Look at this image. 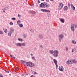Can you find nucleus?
Returning <instances> with one entry per match:
<instances>
[{"mask_svg": "<svg viewBox=\"0 0 77 77\" xmlns=\"http://www.w3.org/2000/svg\"><path fill=\"white\" fill-rule=\"evenodd\" d=\"M66 63L68 65H71L72 63H77V61L75 59L69 60L67 61Z\"/></svg>", "mask_w": 77, "mask_h": 77, "instance_id": "nucleus-1", "label": "nucleus"}, {"mask_svg": "<svg viewBox=\"0 0 77 77\" xmlns=\"http://www.w3.org/2000/svg\"><path fill=\"white\" fill-rule=\"evenodd\" d=\"M40 7L42 8H45L46 7V8H47L50 7V5H48V4H47V3H46L45 4V2L42 3L40 4Z\"/></svg>", "mask_w": 77, "mask_h": 77, "instance_id": "nucleus-2", "label": "nucleus"}, {"mask_svg": "<svg viewBox=\"0 0 77 77\" xmlns=\"http://www.w3.org/2000/svg\"><path fill=\"white\" fill-rule=\"evenodd\" d=\"M77 27V24H72L71 25V30L72 31V32H74L75 29H74V27L75 28V29H76Z\"/></svg>", "mask_w": 77, "mask_h": 77, "instance_id": "nucleus-3", "label": "nucleus"}, {"mask_svg": "<svg viewBox=\"0 0 77 77\" xmlns=\"http://www.w3.org/2000/svg\"><path fill=\"white\" fill-rule=\"evenodd\" d=\"M29 66L30 67H33L35 66V63H32L31 62H27L26 66Z\"/></svg>", "mask_w": 77, "mask_h": 77, "instance_id": "nucleus-4", "label": "nucleus"}, {"mask_svg": "<svg viewBox=\"0 0 77 77\" xmlns=\"http://www.w3.org/2000/svg\"><path fill=\"white\" fill-rule=\"evenodd\" d=\"M54 53L53 54V56L54 57H58V54H59V51L56 50L54 51Z\"/></svg>", "mask_w": 77, "mask_h": 77, "instance_id": "nucleus-5", "label": "nucleus"}, {"mask_svg": "<svg viewBox=\"0 0 77 77\" xmlns=\"http://www.w3.org/2000/svg\"><path fill=\"white\" fill-rule=\"evenodd\" d=\"M63 4L62 3H60L59 4L58 6V7L57 8V9L58 11L60 10L63 8Z\"/></svg>", "mask_w": 77, "mask_h": 77, "instance_id": "nucleus-6", "label": "nucleus"}, {"mask_svg": "<svg viewBox=\"0 0 77 77\" xmlns=\"http://www.w3.org/2000/svg\"><path fill=\"white\" fill-rule=\"evenodd\" d=\"M59 38V42H61V40L63 38V34H60L58 36Z\"/></svg>", "mask_w": 77, "mask_h": 77, "instance_id": "nucleus-7", "label": "nucleus"}, {"mask_svg": "<svg viewBox=\"0 0 77 77\" xmlns=\"http://www.w3.org/2000/svg\"><path fill=\"white\" fill-rule=\"evenodd\" d=\"M14 32V29L13 28H11L10 29V30L8 32V36H11V34Z\"/></svg>", "mask_w": 77, "mask_h": 77, "instance_id": "nucleus-8", "label": "nucleus"}, {"mask_svg": "<svg viewBox=\"0 0 77 77\" xmlns=\"http://www.w3.org/2000/svg\"><path fill=\"white\" fill-rule=\"evenodd\" d=\"M53 62L56 65V67H57H57L58 66V65H57V61L55 59H54L53 60Z\"/></svg>", "mask_w": 77, "mask_h": 77, "instance_id": "nucleus-9", "label": "nucleus"}, {"mask_svg": "<svg viewBox=\"0 0 77 77\" xmlns=\"http://www.w3.org/2000/svg\"><path fill=\"white\" fill-rule=\"evenodd\" d=\"M38 38L40 39H43V35L42 34H39L38 36Z\"/></svg>", "mask_w": 77, "mask_h": 77, "instance_id": "nucleus-10", "label": "nucleus"}, {"mask_svg": "<svg viewBox=\"0 0 77 77\" xmlns=\"http://www.w3.org/2000/svg\"><path fill=\"white\" fill-rule=\"evenodd\" d=\"M15 45L16 47H21V44L20 43H18L15 44Z\"/></svg>", "mask_w": 77, "mask_h": 77, "instance_id": "nucleus-11", "label": "nucleus"}, {"mask_svg": "<svg viewBox=\"0 0 77 77\" xmlns=\"http://www.w3.org/2000/svg\"><path fill=\"white\" fill-rule=\"evenodd\" d=\"M58 69L60 71H63V66H59Z\"/></svg>", "mask_w": 77, "mask_h": 77, "instance_id": "nucleus-12", "label": "nucleus"}, {"mask_svg": "<svg viewBox=\"0 0 77 77\" xmlns=\"http://www.w3.org/2000/svg\"><path fill=\"white\" fill-rule=\"evenodd\" d=\"M21 62L22 63H23V64H24V65H25V66H27V62H25V61L23 60H21Z\"/></svg>", "mask_w": 77, "mask_h": 77, "instance_id": "nucleus-13", "label": "nucleus"}, {"mask_svg": "<svg viewBox=\"0 0 77 77\" xmlns=\"http://www.w3.org/2000/svg\"><path fill=\"white\" fill-rule=\"evenodd\" d=\"M41 11L43 12H48V10L45 9H41Z\"/></svg>", "mask_w": 77, "mask_h": 77, "instance_id": "nucleus-14", "label": "nucleus"}, {"mask_svg": "<svg viewBox=\"0 0 77 77\" xmlns=\"http://www.w3.org/2000/svg\"><path fill=\"white\" fill-rule=\"evenodd\" d=\"M49 52L50 54H53L54 52L53 51V50H50L49 51Z\"/></svg>", "mask_w": 77, "mask_h": 77, "instance_id": "nucleus-15", "label": "nucleus"}, {"mask_svg": "<svg viewBox=\"0 0 77 77\" xmlns=\"http://www.w3.org/2000/svg\"><path fill=\"white\" fill-rule=\"evenodd\" d=\"M60 20L62 23H65V20L64 19H60Z\"/></svg>", "mask_w": 77, "mask_h": 77, "instance_id": "nucleus-16", "label": "nucleus"}, {"mask_svg": "<svg viewBox=\"0 0 77 77\" xmlns=\"http://www.w3.org/2000/svg\"><path fill=\"white\" fill-rule=\"evenodd\" d=\"M67 9H68V7H67V6H65L64 8V11H67Z\"/></svg>", "mask_w": 77, "mask_h": 77, "instance_id": "nucleus-17", "label": "nucleus"}, {"mask_svg": "<svg viewBox=\"0 0 77 77\" xmlns=\"http://www.w3.org/2000/svg\"><path fill=\"white\" fill-rule=\"evenodd\" d=\"M72 44H76V42L74 40H72Z\"/></svg>", "mask_w": 77, "mask_h": 77, "instance_id": "nucleus-18", "label": "nucleus"}, {"mask_svg": "<svg viewBox=\"0 0 77 77\" xmlns=\"http://www.w3.org/2000/svg\"><path fill=\"white\" fill-rule=\"evenodd\" d=\"M19 26L21 28L23 27V24H19Z\"/></svg>", "mask_w": 77, "mask_h": 77, "instance_id": "nucleus-19", "label": "nucleus"}, {"mask_svg": "<svg viewBox=\"0 0 77 77\" xmlns=\"http://www.w3.org/2000/svg\"><path fill=\"white\" fill-rule=\"evenodd\" d=\"M20 23H21L20 21L18 20V21H17V24L18 25H19L20 24Z\"/></svg>", "mask_w": 77, "mask_h": 77, "instance_id": "nucleus-20", "label": "nucleus"}, {"mask_svg": "<svg viewBox=\"0 0 77 77\" xmlns=\"http://www.w3.org/2000/svg\"><path fill=\"white\" fill-rule=\"evenodd\" d=\"M26 44L25 43H22L21 44V45H22V46H26Z\"/></svg>", "mask_w": 77, "mask_h": 77, "instance_id": "nucleus-21", "label": "nucleus"}, {"mask_svg": "<svg viewBox=\"0 0 77 77\" xmlns=\"http://www.w3.org/2000/svg\"><path fill=\"white\" fill-rule=\"evenodd\" d=\"M27 37V34H23V37L24 38H26V37Z\"/></svg>", "mask_w": 77, "mask_h": 77, "instance_id": "nucleus-22", "label": "nucleus"}, {"mask_svg": "<svg viewBox=\"0 0 77 77\" xmlns=\"http://www.w3.org/2000/svg\"><path fill=\"white\" fill-rule=\"evenodd\" d=\"M4 30L5 33H7L8 32V30L7 29H4Z\"/></svg>", "mask_w": 77, "mask_h": 77, "instance_id": "nucleus-23", "label": "nucleus"}, {"mask_svg": "<svg viewBox=\"0 0 77 77\" xmlns=\"http://www.w3.org/2000/svg\"><path fill=\"white\" fill-rule=\"evenodd\" d=\"M18 40L19 41H21V42H22L23 41V39L21 38H19Z\"/></svg>", "mask_w": 77, "mask_h": 77, "instance_id": "nucleus-24", "label": "nucleus"}, {"mask_svg": "<svg viewBox=\"0 0 77 77\" xmlns=\"http://www.w3.org/2000/svg\"><path fill=\"white\" fill-rule=\"evenodd\" d=\"M0 34H1V35H3V32L2 31H0Z\"/></svg>", "mask_w": 77, "mask_h": 77, "instance_id": "nucleus-25", "label": "nucleus"}, {"mask_svg": "<svg viewBox=\"0 0 77 77\" xmlns=\"http://www.w3.org/2000/svg\"><path fill=\"white\" fill-rule=\"evenodd\" d=\"M18 17H19V18H21V15L20 14H18Z\"/></svg>", "mask_w": 77, "mask_h": 77, "instance_id": "nucleus-26", "label": "nucleus"}, {"mask_svg": "<svg viewBox=\"0 0 77 77\" xmlns=\"http://www.w3.org/2000/svg\"><path fill=\"white\" fill-rule=\"evenodd\" d=\"M32 73L33 74H35V75H36L37 74V73H36V72H32Z\"/></svg>", "mask_w": 77, "mask_h": 77, "instance_id": "nucleus-27", "label": "nucleus"}, {"mask_svg": "<svg viewBox=\"0 0 77 77\" xmlns=\"http://www.w3.org/2000/svg\"><path fill=\"white\" fill-rule=\"evenodd\" d=\"M31 32H32V33H34V30L33 29H32L31 30H30Z\"/></svg>", "mask_w": 77, "mask_h": 77, "instance_id": "nucleus-28", "label": "nucleus"}, {"mask_svg": "<svg viewBox=\"0 0 77 77\" xmlns=\"http://www.w3.org/2000/svg\"><path fill=\"white\" fill-rule=\"evenodd\" d=\"M11 20H14V21H15V20H16V19H15V18H11Z\"/></svg>", "mask_w": 77, "mask_h": 77, "instance_id": "nucleus-29", "label": "nucleus"}, {"mask_svg": "<svg viewBox=\"0 0 77 77\" xmlns=\"http://www.w3.org/2000/svg\"><path fill=\"white\" fill-rule=\"evenodd\" d=\"M66 51H68V47H66Z\"/></svg>", "mask_w": 77, "mask_h": 77, "instance_id": "nucleus-30", "label": "nucleus"}, {"mask_svg": "<svg viewBox=\"0 0 77 77\" xmlns=\"http://www.w3.org/2000/svg\"><path fill=\"white\" fill-rule=\"evenodd\" d=\"M72 9H73V11H75V7L73 6L72 8Z\"/></svg>", "mask_w": 77, "mask_h": 77, "instance_id": "nucleus-31", "label": "nucleus"}, {"mask_svg": "<svg viewBox=\"0 0 77 77\" xmlns=\"http://www.w3.org/2000/svg\"><path fill=\"white\" fill-rule=\"evenodd\" d=\"M5 9H6L5 8H4L3 9V12H5V11H6Z\"/></svg>", "mask_w": 77, "mask_h": 77, "instance_id": "nucleus-32", "label": "nucleus"}, {"mask_svg": "<svg viewBox=\"0 0 77 77\" xmlns=\"http://www.w3.org/2000/svg\"><path fill=\"white\" fill-rule=\"evenodd\" d=\"M10 25L11 26H12V25H13V23L12 22H10Z\"/></svg>", "mask_w": 77, "mask_h": 77, "instance_id": "nucleus-33", "label": "nucleus"}, {"mask_svg": "<svg viewBox=\"0 0 77 77\" xmlns=\"http://www.w3.org/2000/svg\"><path fill=\"white\" fill-rule=\"evenodd\" d=\"M32 14H36V12L35 11H32Z\"/></svg>", "mask_w": 77, "mask_h": 77, "instance_id": "nucleus-34", "label": "nucleus"}, {"mask_svg": "<svg viewBox=\"0 0 77 77\" xmlns=\"http://www.w3.org/2000/svg\"><path fill=\"white\" fill-rule=\"evenodd\" d=\"M32 11H30H30H29V13H32Z\"/></svg>", "mask_w": 77, "mask_h": 77, "instance_id": "nucleus-35", "label": "nucleus"}, {"mask_svg": "<svg viewBox=\"0 0 77 77\" xmlns=\"http://www.w3.org/2000/svg\"><path fill=\"white\" fill-rule=\"evenodd\" d=\"M32 59H33L34 60H35V57H34V56H33L32 57Z\"/></svg>", "mask_w": 77, "mask_h": 77, "instance_id": "nucleus-36", "label": "nucleus"}, {"mask_svg": "<svg viewBox=\"0 0 77 77\" xmlns=\"http://www.w3.org/2000/svg\"><path fill=\"white\" fill-rule=\"evenodd\" d=\"M73 7H74V5H73L72 4H71V8H72Z\"/></svg>", "mask_w": 77, "mask_h": 77, "instance_id": "nucleus-37", "label": "nucleus"}, {"mask_svg": "<svg viewBox=\"0 0 77 77\" xmlns=\"http://www.w3.org/2000/svg\"><path fill=\"white\" fill-rule=\"evenodd\" d=\"M5 72H7V73H9V71H6V70H5Z\"/></svg>", "mask_w": 77, "mask_h": 77, "instance_id": "nucleus-38", "label": "nucleus"}, {"mask_svg": "<svg viewBox=\"0 0 77 77\" xmlns=\"http://www.w3.org/2000/svg\"><path fill=\"white\" fill-rule=\"evenodd\" d=\"M68 7L69 8V7H70V5H69V3H68Z\"/></svg>", "mask_w": 77, "mask_h": 77, "instance_id": "nucleus-39", "label": "nucleus"}, {"mask_svg": "<svg viewBox=\"0 0 77 77\" xmlns=\"http://www.w3.org/2000/svg\"><path fill=\"white\" fill-rule=\"evenodd\" d=\"M0 77H3V76L1 75V74H0Z\"/></svg>", "mask_w": 77, "mask_h": 77, "instance_id": "nucleus-40", "label": "nucleus"}, {"mask_svg": "<svg viewBox=\"0 0 77 77\" xmlns=\"http://www.w3.org/2000/svg\"><path fill=\"white\" fill-rule=\"evenodd\" d=\"M74 49H73L72 50V53H73V52H74Z\"/></svg>", "mask_w": 77, "mask_h": 77, "instance_id": "nucleus-41", "label": "nucleus"}, {"mask_svg": "<svg viewBox=\"0 0 77 77\" xmlns=\"http://www.w3.org/2000/svg\"><path fill=\"white\" fill-rule=\"evenodd\" d=\"M10 57H13V56L12 55H11V54L10 55Z\"/></svg>", "mask_w": 77, "mask_h": 77, "instance_id": "nucleus-42", "label": "nucleus"}, {"mask_svg": "<svg viewBox=\"0 0 77 77\" xmlns=\"http://www.w3.org/2000/svg\"><path fill=\"white\" fill-rule=\"evenodd\" d=\"M31 77H35V76L33 75H32L31 76Z\"/></svg>", "mask_w": 77, "mask_h": 77, "instance_id": "nucleus-43", "label": "nucleus"}, {"mask_svg": "<svg viewBox=\"0 0 77 77\" xmlns=\"http://www.w3.org/2000/svg\"><path fill=\"white\" fill-rule=\"evenodd\" d=\"M38 3H40V1H38Z\"/></svg>", "mask_w": 77, "mask_h": 77, "instance_id": "nucleus-44", "label": "nucleus"}, {"mask_svg": "<svg viewBox=\"0 0 77 77\" xmlns=\"http://www.w3.org/2000/svg\"><path fill=\"white\" fill-rule=\"evenodd\" d=\"M46 1L47 2H49V0H46Z\"/></svg>", "mask_w": 77, "mask_h": 77, "instance_id": "nucleus-45", "label": "nucleus"}, {"mask_svg": "<svg viewBox=\"0 0 77 77\" xmlns=\"http://www.w3.org/2000/svg\"><path fill=\"white\" fill-rule=\"evenodd\" d=\"M48 12H50V10H48Z\"/></svg>", "mask_w": 77, "mask_h": 77, "instance_id": "nucleus-46", "label": "nucleus"}, {"mask_svg": "<svg viewBox=\"0 0 77 77\" xmlns=\"http://www.w3.org/2000/svg\"><path fill=\"white\" fill-rule=\"evenodd\" d=\"M13 59H15V57H13Z\"/></svg>", "mask_w": 77, "mask_h": 77, "instance_id": "nucleus-47", "label": "nucleus"}, {"mask_svg": "<svg viewBox=\"0 0 77 77\" xmlns=\"http://www.w3.org/2000/svg\"><path fill=\"white\" fill-rule=\"evenodd\" d=\"M34 50H37V49L36 48H35L34 49Z\"/></svg>", "mask_w": 77, "mask_h": 77, "instance_id": "nucleus-48", "label": "nucleus"}, {"mask_svg": "<svg viewBox=\"0 0 77 77\" xmlns=\"http://www.w3.org/2000/svg\"><path fill=\"white\" fill-rule=\"evenodd\" d=\"M30 55H31V56H33V54H31Z\"/></svg>", "mask_w": 77, "mask_h": 77, "instance_id": "nucleus-49", "label": "nucleus"}, {"mask_svg": "<svg viewBox=\"0 0 77 77\" xmlns=\"http://www.w3.org/2000/svg\"><path fill=\"white\" fill-rule=\"evenodd\" d=\"M22 76H24V74H22Z\"/></svg>", "mask_w": 77, "mask_h": 77, "instance_id": "nucleus-50", "label": "nucleus"}, {"mask_svg": "<svg viewBox=\"0 0 77 77\" xmlns=\"http://www.w3.org/2000/svg\"><path fill=\"white\" fill-rule=\"evenodd\" d=\"M41 47L42 48V45H41Z\"/></svg>", "mask_w": 77, "mask_h": 77, "instance_id": "nucleus-51", "label": "nucleus"}, {"mask_svg": "<svg viewBox=\"0 0 77 77\" xmlns=\"http://www.w3.org/2000/svg\"><path fill=\"white\" fill-rule=\"evenodd\" d=\"M50 1H51L52 2V1H53V0H50Z\"/></svg>", "mask_w": 77, "mask_h": 77, "instance_id": "nucleus-52", "label": "nucleus"}, {"mask_svg": "<svg viewBox=\"0 0 77 77\" xmlns=\"http://www.w3.org/2000/svg\"><path fill=\"white\" fill-rule=\"evenodd\" d=\"M55 2H56V1H54V3H55Z\"/></svg>", "mask_w": 77, "mask_h": 77, "instance_id": "nucleus-53", "label": "nucleus"}, {"mask_svg": "<svg viewBox=\"0 0 77 77\" xmlns=\"http://www.w3.org/2000/svg\"><path fill=\"white\" fill-rule=\"evenodd\" d=\"M41 0L42 1H44V0Z\"/></svg>", "mask_w": 77, "mask_h": 77, "instance_id": "nucleus-54", "label": "nucleus"}, {"mask_svg": "<svg viewBox=\"0 0 77 77\" xmlns=\"http://www.w3.org/2000/svg\"><path fill=\"white\" fill-rule=\"evenodd\" d=\"M32 6H33V5H31V6L32 7Z\"/></svg>", "mask_w": 77, "mask_h": 77, "instance_id": "nucleus-55", "label": "nucleus"}, {"mask_svg": "<svg viewBox=\"0 0 77 77\" xmlns=\"http://www.w3.org/2000/svg\"><path fill=\"white\" fill-rule=\"evenodd\" d=\"M32 5H33V6H34V4H33Z\"/></svg>", "mask_w": 77, "mask_h": 77, "instance_id": "nucleus-56", "label": "nucleus"}, {"mask_svg": "<svg viewBox=\"0 0 77 77\" xmlns=\"http://www.w3.org/2000/svg\"><path fill=\"white\" fill-rule=\"evenodd\" d=\"M76 53H77V52H75Z\"/></svg>", "mask_w": 77, "mask_h": 77, "instance_id": "nucleus-57", "label": "nucleus"}]
</instances>
